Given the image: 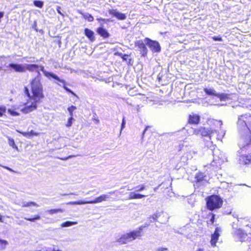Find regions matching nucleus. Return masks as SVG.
Here are the masks:
<instances>
[{"label": "nucleus", "mask_w": 251, "mask_h": 251, "mask_svg": "<svg viewBox=\"0 0 251 251\" xmlns=\"http://www.w3.org/2000/svg\"><path fill=\"white\" fill-rule=\"evenodd\" d=\"M41 74L38 72L37 75L30 82L32 95H31L28 89L25 87V93L29 98L31 100L40 101L44 97L43 85L41 82Z\"/></svg>", "instance_id": "1"}, {"label": "nucleus", "mask_w": 251, "mask_h": 251, "mask_svg": "<svg viewBox=\"0 0 251 251\" xmlns=\"http://www.w3.org/2000/svg\"><path fill=\"white\" fill-rule=\"evenodd\" d=\"M244 119V117L241 116L237 122L239 131L244 133L241 137L239 142V146L242 148L249 145L251 142V133Z\"/></svg>", "instance_id": "2"}, {"label": "nucleus", "mask_w": 251, "mask_h": 251, "mask_svg": "<svg viewBox=\"0 0 251 251\" xmlns=\"http://www.w3.org/2000/svg\"><path fill=\"white\" fill-rule=\"evenodd\" d=\"M142 228L139 227L137 229L119 235L116 237L115 241L120 245H124L140 238L142 236Z\"/></svg>", "instance_id": "3"}, {"label": "nucleus", "mask_w": 251, "mask_h": 251, "mask_svg": "<svg viewBox=\"0 0 251 251\" xmlns=\"http://www.w3.org/2000/svg\"><path fill=\"white\" fill-rule=\"evenodd\" d=\"M25 71L28 70L29 72H36L38 74L39 69L43 73L44 75L47 77H51L55 80H57L60 82H63L65 83V81L64 80L60 79L57 75H56L46 71L44 69V67L43 66H39L36 64H25Z\"/></svg>", "instance_id": "4"}, {"label": "nucleus", "mask_w": 251, "mask_h": 251, "mask_svg": "<svg viewBox=\"0 0 251 251\" xmlns=\"http://www.w3.org/2000/svg\"><path fill=\"white\" fill-rule=\"evenodd\" d=\"M222 204L223 200L217 195H212L206 198L207 208L211 211L220 208Z\"/></svg>", "instance_id": "5"}, {"label": "nucleus", "mask_w": 251, "mask_h": 251, "mask_svg": "<svg viewBox=\"0 0 251 251\" xmlns=\"http://www.w3.org/2000/svg\"><path fill=\"white\" fill-rule=\"evenodd\" d=\"M109 198V196L106 194H103L100 195V196L96 198L93 201H71L68 202V204H73V205H81L84 204H94L101 202L102 201H106Z\"/></svg>", "instance_id": "6"}, {"label": "nucleus", "mask_w": 251, "mask_h": 251, "mask_svg": "<svg viewBox=\"0 0 251 251\" xmlns=\"http://www.w3.org/2000/svg\"><path fill=\"white\" fill-rule=\"evenodd\" d=\"M233 231L232 234L233 236L238 240L241 242L245 241L247 237V234L244 232L241 228H237L234 226V223L232 225Z\"/></svg>", "instance_id": "7"}, {"label": "nucleus", "mask_w": 251, "mask_h": 251, "mask_svg": "<svg viewBox=\"0 0 251 251\" xmlns=\"http://www.w3.org/2000/svg\"><path fill=\"white\" fill-rule=\"evenodd\" d=\"M225 161H226V158L225 154L220 152L219 150L214 151L213 165H220L222 163Z\"/></svg>", "instance_id": "8"}, {"label": "nucleus", "mask_w": 251, "mask_h": 251, "mask_svg": "<svg viewBox=\"0 0 251 251\" xmlns=\"http://www.w3.org/2000/svg\"><path fill=\"white\" fill-rule=\"evenodd\" d=\"M145 42L153 52H158L160 51L161 48L158 42L151 40L148 38H146L145 39Z\"/></svg>", "instance_id": "9"}, {"label": "nucleus", "mask_w": 251, "mask_h": 251, "mask_svg": "<svg viewBox=\"0 0 251 251\" xmlns=\"http://www.w3.org/2000/svg\"><path fill=\"white\" fill-rule=\"evenodd\" d=\"M145 40H137L135 42V46L138 48L142 56H146L147 54L148 49L145 46Z\"/></svg>", "instance_id": "10"}, {"label": "nucleus", "mask_w": 251, "mask_h": 251, "mask_svg": "<svg viewBox=\"0 0 251 251\" xmlns=\"http://www.w3.org/2000/svg\"><path fill=\"white\" fill-rule=\"evenodd\" d=\"M194 133L196 135H201L202 136H208L211 139V137L212 136V131L210 132L208 129H206L204 127H201L198 129H194Z\"/></svg>", "instance_id": "11"}, {"label": "nucleus", "mask_w": 251, "mask_h": 251, "mask_svg": "<svg viewBox=\"0 0 251 251\" xmlns=\"http://www.w3.org/2000/svg\"><path fill=\"white\" fill-rule=\"evenodd\" d=\"M221 229L220 227H216L213 234L211 235L210 243L213 247L216 246L217 240L220 236V232Z\"/></svg>", "instance_id": "12"}, {"label": "nucleus", "mask_w": 251, "mask_h": 251, "mask_svg": "<svg viewBox=\"0 0 251 251\" xmlns=\"http://www.w3.org/2000/svg\"><path fill=\"white\" fill-rule=\"evenodd\" d=\"M40 101H34L29 105H27L21 109V111L25 114L28 113L37 108V103Z\"/></svg>", "instance_id": "13"}, {"label": "nucleus", "mask_w": 251, "mask_h": 251, "mask_svg": "<svg viewBox=\"0 0 251 251\" xmlns=\"http://www.w3.org/2000/svg\"><path fill=\"white\" fill-rule=\"evenodd\" d=\"M8 67L14 69L16 72L19 73H24L25 72V64L24 65L20 64L11 63Z\"/></svg>", "instance_id": "14"}, {"label": "nucleus", "mask_w": 251, "mask_h": 251, "mask_svg": "<svg viewBox=\"0 0 251 251\" xmlns=\"http://www.w3.org/2000/svg\"><path fill=\"white\" fill-rule=\"evenodd\" d=\"M110 14H111L120 20H124L126 19V16L125 14L121 13L116 9H112L109 11Z\"/></svg>", "instance_id": "15"}, {"label": "nucleus", "mask_w": 251, "mask_h": 251, "mask_svg": "<svg viewBox=\"0 0 251 251\" xmlns=\"http://www.w3.org/2000/svg\"><path fill=\"white\" fill-rule=\"evenodd\" d=\"M97 32L104 38H107L110 36V34L108 32L107 30L102 27L98 28Z\"/></svg>", "instance_id": "16"}, {"label": "nucleus", "mask_w": 251, "mask_h": 251, "mask_svg": "<svg viewBox=\"0 0 251 251\" xmlns=\"http://www.w3.org/2000/svg\"><path fill=\"white\" fill-rule=\"evenodd\" d=\"M240 163L242 164L251 163V155H242L239 158Z\"/></svg>", "instance_id": "17"}, {"label": "nucleus", "mask_w": 251, "mask_h": 251, "mask_svg": "<svg viewBox=\"0 0 251 251\" xmlns=\"http://www.w3.org/2000/svg\"><path fill=\"white\" fill-rule=\"evenodd\" d=\"M200 121V116L197 114H192L189 116V122L191 124H198Z\"/></svg>", "instance_id": "18"}, {"label": "nucleus", "mask_w": 251, "mask_h": 251, "mask_svg": "<svg viewBox=\"0 0 251 251\" xmlns=\"http://www.w3.org/2000/svg\"><path fill=\"white\" fill-rule=\"evenodd\" d=\"M84 33L91 41L93 42L95 40L94 32L92 30L88 28H85Z\"/></svg>", "instance_id": "19"}, {"label": "nucleus", "mask_w": 251, "mask_h": 251, "mask_svg": "<svg viewBox=\"0 0 251 251\" xmlns=\"http://www.w3.org/2000/svg\"><path fill=\"white\" fill-rule=\"evenodd\" d=\"M129 197L128 199V200L142 199L146 197V195L140 194H136L135 192H130L129 193Z\"/></svg>", "instance_id": "20"}, {"label": "nucleus", "mask_w": 251, "mask_h": 251, "mask_svg": "<svg viewBox=\"0 0 251 251\" xmlns=\"http://www.w3.org/2000/svg\"><path fill=\"white\" fill-rule=\"evenodd\" d=\"M77 224V222L66 221L65 222L62 223L61 224V226L62 227H69L74 225H75Z\"/></svg>", "instance_id": "21"}, {"label": "nucleus", "mask_w": 251, "mask_h": 251, "mask_svg": "<svg viewBox=\"0 0 251 251\" xmlns=\"http://www.w3.org/2000/svg\"><path fill=\"white\" fill-rule=\"evenodd\" d=\"M205 93L210 96H216L217 93H216V91L213 89H208V88H204L203 89Z\"/></svg>", "instance_id": "22"}, {"label": "nucleus", "mask_w": 251, "mask_h": 251, "mask_svg": "<svg viewBox=\"0 0 251 251\" xmlns=\"http://www.w3.org/2000/svg\"><path fill=\"white\" fill-rule=\"evenodd\" d=\"M80 13L83 16V18L87 20L89 22H92L94 20V17L90 14L88 13H83L80 12Z\"/></svg>", "instance_id": "23"}, {"label": "nucleus", "mask_w": 251, "mask_h": 251, "mask_svg": "<svg viewBox=\"0 0 251 251\" xmlns=\"http://www.w3.org/2000/svg\"><path fill=\"white\" fill-rule=\"evenodd\" d=\"M22 207H29L31 205H33V206H35L36 207H38L39 205L38 204H37L36 203H35V202L34 201H30V202H23L22 203Z\"/></svg>", "instance_id": "24"}, {"label": "nucleus", "mask_w": 251, "mask_h": 251, "mask_svg": "<svg viewBox=\"0 0 251 251\" xmlns=\"http://www.w3.org/2000/svg\"><path fill=\"white\" fill-rule=\"evenodd\" d=\"M8 144H9V146L12 147L13 149H16L17 151H18V148L16 145L14 139L12 138H11L9 137H8Z\"/></svg>", "instance_id": "25"}, {"label": "nucleus", "mask_w": 251, "mask_h": 251, "mask_svg": "<svg viewBox=\"0 0 251 251\" xmlns=\"http://www.w3.org/2000/svg\"><path fill=\"white\" fill-rule=\"evenodd\" d=\"M7 245L8 242L7 241L0 239V250L5 249Z\"/></svg>", "instance_id": "26"}, {"label": "nucleus", "mask_w": 251, "mask_h": 251, "mask_svg": "<svg viewBox=\"0 0 251 251\" xmlns=\"http://www.w3.org/2000/svg\"><path fill=\"white\" fill-rule=\"evenodd\" d=\"M216 97L220 98L221 100H225L228 98V96L226 94H218L217 93Z\"/></svg>", "instance_id": "27"}, {"label": "nucleus", "mask_w": 251, "mask_h": 251, "mask_svg": "<svg viewBox=\"0 0 251 251\" xmlns=\"http://www.w3.org/2000/svg\"><path fill=\"white\" fill-rule=\"evenodd\" d=\"M49 214L50 215H52L55 213H57L58 212H62L63 210L61 209H50L48 210L47 211Z\"/></svg>", "instance_id": "28"}, {"label": "nucleus", "mask_w": 251, "mask_h": 251, "mask_svg": "<svg viewBox=\"0 0 251 251\" xmlns=\"http://www.w3.org/2000/svg\"><path fill=\"white\" fill-rule=\"evenodd\" d=\"M161 213H157L153 214L151 217L150 218L151 222H153L156 221L157 218L161 216Z\"/></svg>", "instance_id": "29"}, {"label": "nucleus", "mask_w": 251, "mask_h": 251, "mask_svg": "<svg viewBox=\"0 0 251 251\" xmlns=\"http://www.w3.org/2000/svg\"><path fill=\"white\" fill-rule=\"evenodd\" d=\"M146 188L144 184H141L136 186L134 189L136 192H141L144 190Z\"/></svg>", "instance_id": "30"}, {"label": "nucleus", "mask_w": 251, "mask_h": 251, "mask_svg": "<svg viewBox=\"0 0 251 251\" xmlns=\"http://www.w3.org/2000/svg\"><path fill=\"white\" fill-rule=\"evenodd\" d=\"M24 218H25V219L27 221L34 222L35 220H38L40 219L41 217L39 215H35L34 216V217H33L32 218H26V217H25Z\"/></svg>", "instance_id": "31"}, {"label": "nucleus", "mask_w": 251, "mask_h": 251, "mask_svg": "<svg viewBox=\"0 0 251 251\" xmlns=\"http://www.w3.org/2000/svg\"><path fill=\"white\" fill-rule=\"evenodd\" d=\"M204 176L203 173H199L196 176V179L198 182L201 181L203 180Z\"/></svg>", "instance_id": "32"}, {"label": "nucleus", "mask_w": 251, "mask_h": 251, "mask_svg": "<svg viewBox=\"0 0 251 251\" xmlns=\"http://www.w3.org/2000/svg\"><path fill=\"white\" fill-rule=\"evenodd\" d=\"M76 109V107L74 105H72L71 106L68 108V111H69L71 117H73V111H74V110H75Z\"/></svg>", "instance_id": "33"}, {"label": "nucleus", "mask_w": 251, "mask_h": 251, "mask_svg": "<svg viewBox=\"0 0 251 251\" xmlns=\"http://www.w3.org/2000/svg\"><path fill=\"white\" fill-rule=\"evenodd\" d=\"M34 4L36 7L42 8L43 6V2L40 0H35L34 1Z\"/></svg>", "instance_id": "34"}, {"label": "nucleus", "mask_w": 251, "mask_h": 251, "mask_svg": "<svg viewBox=\"0 0 251 251\" xmlns=\"http://www.w3.org/2000/svg\"><path fill=\"white\" fill-rule=\"evenodd\" d=\"M64 81H65V80H64ZM64 85L63 86V87L64 88V89L68 92L69 93H71L72 94H73V95L74 96H76L75 94L71 90H70L69 88H68V87H67L66 86H65V83H66V82H65V83L62 82Z\"/></svg>", "instance_id": "35"}, {"label": "nucleus", "mask_w": 251, "mask_h": 251, "mask_svg": "<svg viewBox=\"0 0 251 251\" xmlns=\"http://www.w3.org/2000/svg\"><path fill=\"white\" fill-rule=\"evenodd\" d=\"M8 112L12 116H18L19 114V113L16 112V111H13L10 109H9L8 110Z\"/></svg>", "instance_id": "36"}, {"label": "nucleus", "mask_w": 251, "mask_h": 251, "mask_svg": "<svg viewBox=\"0 0 251 251\" xmlns=\"http://www.w3.org/2000/svg\"><path fill=\"white\" fill-rule=\"evenodd\" d=\"M6 111V108L5 107H0V117H2L3 113Z\"/></svg>", "instance_id": "37"}, {"label": "nucleus", "mask_w": 251, "mask_h": 251, "mask_svg": "<svg viewBox=\"0 0 251 251\" xmlns=\"http://www.w3.org/2000/svg\"><path fill=\"white\" fill-rule=\"evenodd\" d=\"M73 120H74V118L72 117H70V118L68 120L67 124H66V126L67 127H70L72 126Z\"/></svg>", "instance_id": "38"}, {"label": "nucleus", "mask_w": 251, "mask_h": 251, "mask_svg": "<svg viewBox=\"0 0 251 251\" xmlns=\"http://www.w3.org/2000/svg\"><path fill=\"white\" fill-rule=\"evenodd\" d=\"M17 131L19 132L20 133L22 134L24 136L29 138V132H22V131H20L18 130H17Z\"/></svg>", "instance_id": "39"}, {"label": "nucleus", "mask_w": 251, "mask_h": 251, "mask_svg": "<svg viewBox=\"0 0 251 251\" xmlns=\"http://www.w3.org/2000/svg\"><path fill=\"white\" fill-rule=\"evenodd\" d=\"M125 125H126V120H125V118L124 117L123 119V120H122V125H121V129L120 133H121L122 130L125 128Z\"/></svg>", "instance_id": "40"}, {"label": "nucleus", "mask_w": 251, "mask_h": 251, "mask_svg": "<svg viewBox=\"0 0 251 251\" xmlns=\"http://www.w3.org/2000/svg\"><path fill=\"white\" fill-rule=\"evenodd\" d=\"M168 250V248L163 247H158L155 249V251H167Z\"/></svg>", "instance_id": "41"}, {"label": "nucleus", "mask_w": 251, "mask_h": 251, "mask_svg": "<svg viewBox=\"0 0 251 251\" xmlns=\"http://www.w3.org/2000/svg\"><path fill=\"white\" fill-rule=\"evenodd\" d=\"M212 38L214 40L216 41H222V38L221 36H213L212 37Z\"/></svg>", "instance_id": "42"}, {"label": "nucleus", "mask_w": 251, "mask_h": 251, "mask_svg": "<svg viewBox=\"0 0 251 251\" xmlns=\"http://www.w3.org/2000/svg\"><path fill=\"white\" fill-rule=\"evenodd\" d=\"M29 132V137H30L31 136H32L33 135L36 136V135H38V133L34 132L33 130H31L30 132Z\"/></svg>", "instance_id": "43"}, {"label": "nucleus", "mask_w": 251, "mask_h": 251, "mask_svg": "<svg viewBox=\"0 0 251 251\" xmlns=\"http://www.w3.org/2000/svg\"><path fill=\"white\" fill-rule=\"evenodd\" d=\"M61 9V7H60V6H57V9H56L57 11V12H58L59 14H60L61 15H62V16H64L63 14V13L61 12V11H60Z\"/></svg>", "instance_id": "44"}, {"label": "nucleus", "mask_w": 251, "mask_h": 251, "mask_svg": "<svg viewBox=\"0 0 251 251\" xmlns=\"http://www.w3.org/2000/svg\"><path fill=\"white\" fill-rule=\"evenodd\" d=\"M128 57V55L127 54H123V55L121 56V57L123 58V60H126L127 59V57Z\"/></svg>", "instance_id": "45"}, {"label": "nucleus", "mask_w": 251, "mask_h": 251, "mask_svg": "<svg viewBox=\"0 0 251 251\" xmlns=\"http://www.w3.org/2000/svg\"><path fill=\"white\" fill-rule=\"evenodd\" d=\"M214 219H215V215H214V214H212V215L211 218V219H210V221L212 224L214 223Z\"/></svg>", "instance_id": "46"}, {"label": "nucleus", "mask_w": 251, "mask_h": 251, "mask_svg": "<svg viewBox=\"0 0 251 251\" xmlns=\"http://www.w3.org/2000/svg\"><path fill=\"white\" fill-rule=\"evenodd\" d=\"M148 226H149V224H145V225L141 226L139 227H143V228H142V230H143L144 229V228L147 227Z\"/></svg>", "instance_id": "47"}, {"label": "nucleus", "mask_w": 251, "mask_h": 251, "mask_svg": "<svg viewBox=\"0 0 251 251\" xmlns=\"http://www.w3.org/2000/svg\"><path fill=\"white\" fill-rule=\"evenodd\" d=\"M6 57H5V56H0V61H2V60H3L4 59L6 58Z\"/></svg>", "instance_id": "48"}, {"label": "nucleus", "mask_w": 251, "mask_h": 251, "mask_svg": "<svg viewBox=\"0 0 251 251\" xmlns=\"http://www.w3.org/2000/svg\"><path fill=\"white\" fill-rule=\"evenodd\" d=\"M4 168H5V169H7L8 170H9L11 172H14V171L12 169H11L8 167H4Z\"/></svg>", "instance_id": "49"}, {"label": "nucleus", "mask_w": 251, "mask_h": 251, "mask_svg": "<svg viewBox=\"0 0 251 251\" xmlns=\"http://www.w3.org/2000/svg\"><path fill=\"white\" fill-rule=\"evenodd\" d=\"M115 55H118L120 56H122L123 55V54L121 53L116 52L115 53Z\"/></svg>", "instance_id": "50"}, {"label": "nucleus", "mask_w": 251, "mask_h": 251, "mask_svg": "<svg viewBox=\"0 0 251 251\" xmlns=\"http://www.w3.org/2000/svg\"><path fill=\"white\" fill-rule=\"evenodd\" d=\"M147 128H148V127H146V128L144 129V131H143V134L144 135L145 133V132L146 131V130H147Z\"/></svg>", "instance_id": "51"}, {"label": "nucleus", "mask_w": 251, "mask_h": 251, "mask_svg": "<svg viewBox=\"0 0 251 251\" xmlns=\"http://www.w3.org/2000/svg\"><path fill=\"white\" fill-rule=\"evenodd\" d=\"M114 193H115V191H112V192H109V194L110 195L114 194Z\"/></svg>", "instance_id": "52"}, {"label": "nucleus", "mask_w": 251, "mask_h": 251, "mask_svg": "<svg viewBox=\"0 0 251 251\" xmlns=\"http://www.w3.org/2000/svg\"><path fill=\"white\" fill-rule=\"evenodd\" d=\"M197 251H204V250L202 249H199Z\"/></svg>", "instance_id": "53"}, {"label": "nucleus", "mask_w": 251, "mask_h": 251, "mask_svg": "<svg viewBox=\"0 0 251 251\" xmlns=\"http://www.w3.org/2000/svg\"><path fill=\"white\" fill-rule=\"evenodd\" d=\"M70 194H71V195H77V194H76L75 193H71Z\"/></svg>", "instance_id": "54"}, {"label": "nucleus", "mask_w": 251, "mask_h": 251, "mask_svg": "<svg viewBox=\"0 0 251 251\" xmlns=\"http://www.w3.org/2000/svg\"><path fill=\"white\" fill-rule=\"evenodd\" d=\"M99 20H102V21H104V19H103L102 18H100V19H98Z\"/></svg>", "instance_id": "55"}, {"label": "nucleus", "mask_w": 251, "mask_h": 251, "mask_svg": "<svg viewBox=\"0 0 251 251\" xmlns=\"http://www.w3.org/2000/svg\"><path fill=\"white\" fill-rule=\"evenodd\" d=\"M68 158H62L61 159L62 160H65L66 159H67Z\"/></svg>", "instance_id": "56"}, {"label": "nucleus", "mask_w": 251, "mask_h": 251, "mask_svg": "<svg viewBox=\"0 0 251 251\" xmlns=\"http://www.w3.org/2000/svg\"><path fill=\"white\" fill-rule=\"evenodd\" d=\"M132 189H128V190H129H129H132Z\"/></svg>", "instance_id": "57"}, {"label": "nucleus", "mask_w": 251, "mask_h": 251, "mask_svg": "<svg viewBox=\"0 0 251 251\" xmlns=\"http://www.w3.org/2000/svg\"><path fill=\"white\" fill-rule=\"evenodd\" d=\"M27 61L28 62H33V61H29V60H28Z\"/></svg>", "instance_id": "58"}, {"label": "nucleus", "mask_w": 251, "mask_h": 251, "mask_svg": "<svg viewBox=\"0 0 251 251\" xmlns=\"http://www.w3.org/2000/svg\"><path fill=\"white\" fill-rule=\"evenodd\" d=\"M156 189H157V188H154V191H156Z\"/></svg>", "instance_id": "59"}, {"label": "nucleus", "mask_w": 251, "mask_h": 251, "mask_svg": "<svg viewBox=\"0 0 251 251\" xmlns=\"http://www.w3.org/2000/svg\"><path fill=\"white\" fill-rule=\"evenodd\" d=\"M72 156H70L68 158H71Z\"/></svg>", "instance_id": "60"}, {"label": "nucleus", "mask_w": 251, "mask_h": 251, "mask_svg": "<svg viewBox=\"0 0 251 251\" xmlns=\"http://www.w3.org/2000/svg\"><path fill=\"white\" fill-rule=\"evenodd\" d=\"M0 220H1V218H0Z\"/></svg>", "instance_id": "61"}]
</instances>
